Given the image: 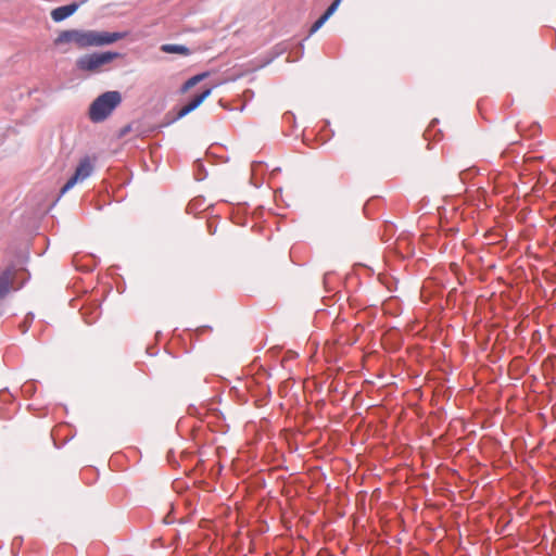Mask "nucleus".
Segmentation results:
<instances>
[{
    "label": "nucleus",
    "mask_w": 556,
    "mask_h": 556,
    "mask_svg": "<svg viewBox=\"0 0 556 556\" xmlns=\"http://www.w3.org/2000/svg\"><path fill=\"white\" fill-rule=\"evenodd\" d=\"M117 58H119V53L112 51L84 54L75 61V68L86 75L99 74L105 65Z\"/></svg>",
    "instance_id": "f257e3e1"
},
{
    "label": "nucleus",
    "mask_w": 556,
    "mask_h": 556,
    "mask_svg": "<svg viewBox=\"0 0 556 556\" xmlns=\"http://www.w3.org/2000/svg\"><path fill=\"white\" fill-rule=\"evenodd\" d=\"M122 94L119 91H106L93 100L89 108V117L92 122L99 123L108 118L111 113L121 104Z\"/></svg>",
    "instance_id": "f03ea898"
},
{
    "label": "nucleus",
    "mask_w": 556,
    "mask_h": 556,
    "mask_svg": "<svg viewBox=\"0 0 556 556\" xmlns=\"http://www.w3.org/2000/svg\"><path fill=\"white\" fill-rule=\"evenodd\" d=\"M126 33H110V31H98V30H83L81 29V48L86 49L90 47H103L112 45L123 38Z\"/></svg>",
    "instance_id": "7ed1b4c3"
},
{
    "label": "nucleus",
    "mask_w": 556,
    "mask_h": 556,
    "mask_svg": "<svg viewBox=\"0 0 556 556\" xmlns=\"http://www.w3.org/2000/svg\"><path fill=\"white\" fill-rule=\"evenodd\" d=\"M93 172V164L89 157H84L79 161L74 175L66 181L60 190V197L70 191L76 184L83 182Z\"/></svg>",
    "instance_id": "20e7f679"
},
{
    "label": "nucleus",
    "mask_w": 556,
    "mask_h": 556,
    "mask_svg": "<svg viewBox=\"0 0 556 556\" xmlns=\"http://www.w3.org/2000/svg\"><path fill=\"white\" fill-rule=\"evenodd\" d=\"M74 43L77 48H81V29H68L61 31L54 40L55 46Z\"/></svg>",
    "instance_id": "39448f33"
},
{
    "label": "nucleus",
    "mask_w": 556,
    "mask_h": 556,
    "mask_svg": "<svg viewBox=\"0 0 556 556\" xmlns=\"http://www.w3.org/2000/svg\"><path fill=\"white\" fill-rule=\"evenodd\" d=\"M15 270L5 268L0 273V300L4 299L14 288Z\"/></svg>",
    "instance_id": "423d86ee"
},
{
    "label": "nucleus",
    "mask_w": 556,
    "mask_h": 556,
    "mask_svg": "<svg viewBox=\"0 0 556 556\" xmlns=\"http://www.w3.org/2000/svg\"><path fill=\"white\" fill-rule=\"evenodd\" d=\"M211 92H212V89L207 88L200 94L195 96L188 104H186L178 111L177 116L173 121L182 118L184 116H186L189 113H191L192 111H194L211 94Z\"/></svg>",
    "instance_id": "0eeeda50"
},
{
    "label": "nucleus",
    "mask_w": 556,
    "mask_h": 556,
    "mask_svg": "<svg viewBox=\"0 0 556 556\" xmlns=\"http://www.w3.org/2000/svg\"><path fill=\"white\" fill-rule=\"evenodd\" d=\"M211 92H212V89L207 88L200 94L195 96L188 104H186L178 111L177 116L173 121L182 118L184 116H186L189 113H191L192 111H194L211 94Z\"/></svg>",
    "instance_id": "6e6552de"
},
{
    "label": "nucleus",
    "mask_w": 556,
    "mask_h": 556,
    "mask_svg": "<svg viewBox=\"0 0 556 556\" xmlns=\"http://www.w3.org/2000/svg\"><path fill=\"white\" fill-rule=\"evenodd\" d=\"M79 8V3H71L67 5L59 7L51 12V17L54 22H61L71 15H73L77 9Z\"/></svg>",
    "instance_id": "1a4fd4ad"
},
{
    "label": "nucleus",
    "mask_w": 556,
    "mask_h": 556,
    "mask_svg": "<svg viewBox=\"0 0 556 556\" xmlns=\"http://www.w3.org/2000/svg\"><path fill=\"white\" fill-rule=\"evenodd\" d=\"M161 51L165 53H177L182 55H189L190 50L182 45L166 43L161 47Z\"/></svg>",
    "instance_id": "9d476101"
},
{
    "label": "nucleus",
    "mask_w": 556,
    "mask_h": 556,
    "mask_svg": "<svg viewBox=\"0 0 556 556\" xmlns=\"http://www.w3.org/2000/svg\"><path fill=\"white\" fill-rule=\"evenodd\" d=\"M207 76V73H201L189 78L181 87V92H187L189 89L194 87L197 84L202 81Z\"/></svg>",
    "instance_id": "9b49d317"
},
{
    "label": "nucleus",
    "mask_w": 556,
    "mask_h": 556,
    "mask_svg": "<svg viewBox=\"0 0 556 556\" xmlns=\"http://www.w3.org/2000/svg\"><path fill=\"white\" fill-rule=\"evenodd\" d=\"M328 18L323 14L311 27L309 35H313L316 33L326 22Z\"/></svg>",
    "instance_id": "f8f14e48"
},
{
    "label": "nucleus",
    "mask_w": 556,
    "mask_h": 556,
    "mask_svg": "<svg viewBox=\"0 0 556 556\" xmlns=\"http://www.w3.org/2000/svg\"><path fill=\"white\" fill-rule=\"evenodd\" d=\"M342 0H334L329 8L325 11L324 15L329 20V17L337 11Z\"/></svg>",
    "instance_id": "ddd939ff"
}]
</instances>
